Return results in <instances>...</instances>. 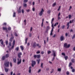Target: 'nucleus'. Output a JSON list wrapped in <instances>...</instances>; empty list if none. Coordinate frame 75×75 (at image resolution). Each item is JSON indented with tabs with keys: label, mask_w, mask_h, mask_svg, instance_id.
<instances>
[{
	"label": "nucleus",
	"mask_w": 75,
	"mask_h": 75,
	"mask_svg": "<svg viewBox=\"0 0 75 75\" xmlns=\"http://www.w3.org/2000/svg\"><path fill=\"white\" fill-rule=\"evenodd\" d=\"M21 55H22V52H20L18 53V57L19 58H21Z\"/></svg>",
	"instance_id": "nucleus-10"
},
{
	"label": "nucleus",
	"mask_w": 75,
	"mask_h": 75,
	"mask_svg": "<svg viewBox=\"0 0 75 75\" xmlns=\"http://www.w3.org/2000/svg\"><path fill=\"white\" fill-rule=\"evenodd\" d=\"M64 58L65 60H67L68 59V57L67 56L64 57Z\"/></svg>",
	"instance_id": "nucleus-35"
},
{
	"label": "nucleus",
	"mask_w": 75,
	"mask_h": 75,
	"mask_svg": "<svg viewBox=\"0 0 75 75\" xmlns=\"http://www.w3.org/2000/svg\"><path fill=\"white\" fill-rule=\"evenodd\" d=\"M28 1V0H24V3H26Z\"/></svg>",
	"instance_id": "nucleus-44"
},
{
	"label": "nucleus",
	"mask_w": 75,
	"mask_h": 75,
	"mask_svg": "<svg viewBox=\"0 0 75 75\" xmlns=\"http://www.w3.org/2000/svg\"><path fill=\"white\" fill-rule=\"evenodd\" d=\"M22 13H24V10L23 9H22Z\"/></svg>",
	"instance_id": "nucleus-60"
},
{
	"label": "nucleus",
	"mask_w": 75,
	"mask_h": 75,
	"mask_svg": "<svg viewBox=\"0 0 75 75\" xmlns=\"http://www.w3.org/2000/svg\"><path fill=\"white\" fill-rule=\"evenodd\" d=\"M32 10L33 11H35V8H32Z\"/></svg>",
	"instance_id": "nucleus-48"
},
{
	"label": "nucleus",
	"mask_w": 75,
	"mask_h": 75,
	"mask_svg": "<svg viewBox=\"0 0 75 75\" xmlns=\"http://www.w3.org/2000/svg\"><path fill=\"white\" fill-rule=\"evenodd\" d=\"M23 5L24 7H27V4H23Z\"/></svg>",
	"instance_id": "nucleus-20"
},
{
	"label": "nucleus",
	"mask_w": 75,
	"mask_h": 75,
	"mask_svg": "<svg viewBox=\"0 0 75 75\" xmlns=\"http://www.w3.org/2000/svg\"><path fill=\"white\" fill-rule=\"evenodd\" d=\"M50 53H51V51H49L48 52V54H50Z\"/></svg>",
	"instance_id": "nucleus-52"
},
{
	"label": "nucleus",
	"mask_w": 75,
	"mask_h": 75,
	"mask_svg": "<svg viewBox=\"0 0 75 75\" xmlns=\"http://www.w3.org/2000/svg\"><path fill=\"white\" fill-rule=\"evenodd\" d=\"M68 33H66L65 34V36H66V37H67V36H68Z\"/></svg>",
	"instance_id": "nucleus-56"
},
{
	"label": "nucleus",
	"mask_w": 75,
	"mask_h": 75,
	"mask_svg": "<svg viewBox=\"0 0 75 75\" xmlns=\"http://www.w3.org/2000/svg\"><path fill=\"white\" fill-rule=\"evenodd\" d=\"M66 74L67 75H69V71H67Z\"/></svg>",
	"instance_id": "nucleus-54"
},
{
	"label": "nucleus",
	"mask_w": 75,
	"mask_h": 75,
	"mask_svg": "<svg viewBox=\"0 0 75 75\" xmlns=\"http://www.w3.org/2000/svg\"><path fill=\"white\" fill-rule=\"evenodd\" d=\"M30 9H28L27 10H26V11H27V12H29V11H30Z\"/></svg>",
	"instance_id": "nucleus-59"
},
{
	"label": "nucleus",
	"mask_w": 75,
	"mask_h": 75,
	"mask_svg": "<svg viewBox=\"0 0 75 75\" xmlns=\"http://www.w3.org/2000/svg\"><path fill=\"white\" fill-rule=\"evenodd\" d=\"M5 71L6 72H7L8 71V69H7L6 68H5Z\"/></svg>",
	"instance_id": "nucleus-16"
},
{
	"label": "nucleus",
	"mask_w": 75,
	"mask_h": 75,
	"mask_svg": "<svg viewBox=\"0 0 75 75\" xmlns=\"http://www.w3.org/2000/svg\"><path fill=\"white\" fill-rule=\"evenodd\" d=\"M49 69H50L49 68V67L47 68L46 69V71H48V70H49Z\"/></svg>",
	"instance_id": "nucleus-53"
},
{
	"label": "nucleus",
	"mask_w": 75,
	"mask_h": 75,
	"mask_svg": "<svg viewBox=\"0 0 75 75\" xmlns=\"http://www.w3.org/2000/svg\"><path fill=\"white\" fill-rule=\"evenodd\" d=\"M3 29L4 30H7V27H3Z\"/></svg>",
	"instance_id": "nucleus-22"
},
{
	"label": "nucleus",
	"mask_w": 75,
	"mask_h": 75,
	"mask_svg": "<svg viewBox=\"0 0 75 75\" xmlns=\"http://www.w3.org/2000/svg\"><path fill=\"white\" fill-rule=\"evenodd\" d=\"M30 43L28 42L27 43V45L28 47H29V46H30Z\"/></svg>",
	"instance_id": "nucleus-45"
},
{
	"label": "nucleus",
	"mask_w": 75,
	"mask_h": 75,
	"mask_svg": "<svg viewBox=\"0 0 75 75\" xmlns=\"http://www.w3.org/2000/svg\"><path fill=\"white\" fill-rule=\"evenodd\" d=\"M46 41H45V40H44V44H46Z\"/></svg>",
	"instance_id": "nucleus-57"
},
{
	"label": "nucleus",
	"mask_w": 75,
	"mask_h": 75,
	"mask_svg": "<svg viewBox=\"0 0 75 75\" xmlns=\"http://www.w3.org/2000/svg\"><path fill=\"white\" fill-rule=\"evenodd\" d=\"M32 45H33L34 48H35L37 45H36V42H34L33 44H31Z\"/></svg>",
	"instance_id": "nucleus-8"
},
{
	"label": "nucleus",
	"mask_w": 75,
	"mask_h": 75,
	"mask_svg": "<svg viewBox=\"0 0 75 75\" xmlns=\"http://www.w3.org/2000/svg\"><path fill=\"white\" fill-rule=\"evenodd\" d=\"M71 17H72V16H71V15H69V18H71Z\"/></svg>",
	"instance_id": "nucleus-39"
},
{
	"label": "nucleus",
	"mask_w": 75,
	"mask_h": 75,
	"mask_svg": "<svg viewBox=\"0 0 75 75\" xmlns=\"http://www.w3.org/2000/svg\"><path fill=\"white\" fill-rule=\"evenodd\" d=\"M58 23L57 22L56 23H55L54 25V27H56V26H57V25H58Z\"/></svg>",
	"instance_id": "nucleus-17"
},
{
	"label": "nucleus",
	"mask_w": 75,
	"mask_h": 75,
	"mask_svg": "<svg viewBox=\"0 0 75 75\" xmlns=\"http://www.w3.org/2000/svg\"><path fill=\"white\" fill-rule=\"evenodd\" d=\"M69 22H68L67 23V26H69Z\"/></svg>",
	"instance_id": "nucleus-50"
},
{
	"label": "nucleus",
	"mask_w": 75,
	"mask_h": 75,
	"mask_svg": "<svg viewBox=\"0 0 75 75\" xmlns=\"http://www.w3.org/2000/svg\"><path fill=\"white\" fill-rule=\"evenodd\" d=\"M37 54H40V51H38L36 52Z\"/></svg>",
	"instance_id": "nucleus-51"
},
{
	"label": "nucleus",
	"mask_w": 75,
	"mask_h": 75,
	"mask_svg": "<svg viewBox=\"0 0 75 75\" xmlns=\"http://www.w3.org/2000/svg\"><path fill=\"white\" fill-rule=\"evenodd\" d=\"M44 53V52L42 51L41 52V53L42 54H43Z\"/></svg>",
	"instance_id": "nucleus-63"
},
{
	"label": "nucleus",
	"mask_w": 75,
	"mask_h": 75,
	"mask_svg": "<svg viewBox=\"0 0 75 75\" xmlns=\"http://www.w3.org/2000/svg\"><path fill=\"white\" fill-rule=\"evenodd\" d=\"M73 50L74 51H75V47H74V48H73Z\"/></svg>",
	"instance_id": "nucleus-64"
},
{
	"label": "nucleus",
	"mask_w": 75,
	"mask_h": 75,
	"mask_svg": "<svg viewBox=\"0 0 75 75\" xmlns=\"http://www.w3.org/2000/svg\"><path fill=\"white\" fill-rule=\"evenodd\" d=\"M13 61L14 62H15V63H16V62L17 61L16 59H13Z\"/></svg>",
	"instance_id": "nucleus-19"
},
{
	"label": "nucleus",
	"mask_w": 75,
	"mask_h": 75,
	"mask_svg": "<svg viewBox=\"0 0 75 75\" xmlns=\"http://www.w3.org/2000/svg\"><path fill=\"white\" fill-rule=\"evenodd\" d=\"M54 59H55V57H53V58L52 59V61H54Z\"/></svg>",
	"instance_id": "nucleus-55"
},
{
	"label": "nucleus",
	"mask_w": 75,
	"mask_h": 75,
	"mask_svg": "<svg viewBox=\"0 0 75 75\" xmlns=\"http://www.w3.org/2000/svg\"><path fill=\"white\" fill-rule=\"evenodd\" d=\"M40 66L41 68H43V67H42L43 66V63H41Z\"/></svg>",
	"instance_id": "nucleus-38"
},
{
	"label": "nucleus",
	"mask_w": 75,
	"mask_h": 75,
	"mask_svg": "<svg viewBox=\"0 0 75 75\" xmlns=\"http://www.w3.org/2000/svg\"><path fill=\"white\" fill-rule=\"evenodd\" d=\"M35 61H32V66L34 67V65H35Z\"/></svg>",
	"instance_id": "nucleus-9"
},
{
	"label": "nucleus",
	"mask_w": 75,
	"mask_h": 75,
	"mask_svg": "<svg viewBox=\"0 0 75 75\" xmlns=\"http://www.w3.org/2000/svg\"><path fill=\"white\" fill-rule=\"evenodd\" d=\"M37 61L38 62V64H40V59L37 60Z\"/></svg>",
	"instance_id": "nucleus-25"
},
{
	"label": "nucleus",
	"mask_w": 75,
	"mask_h": 75,
	"mask_svg": "<svg viewBox=\"0 0 75 75\" xmlns=\"http://www.w3.org/2000/svg\"><path fill=\"white\" fill-rule=\"evenodd\" d=\"M62 55H63V56H65V53H62Z\"/></svg>",
	"instance_id": "nucleus-40"
},
{
	"label": "nucleus",
	"mask_w": 75,
	"mask_h": 75,
	"mask_svg": "<svg viewBox=\"0 0 75 75\" xmlns=\"http://www.w3.org/2000/svg\"><path fill=\"white\" fill-rule=\"evenodd\" d=\"M49 29H50V27L49 26H47V28H46V30L47 31H48V30H49Z\"/></svg>",
	"instance_id": "nucleus-33"
},
{
	"label": "nucleus",
	"mask_w": 75,
	"mask_h": 75,
	"mask_svg": "<svg viewBox=\"0 0 75 75\" xmlns=\"http://www.w3.org/2000/svg\"><path fill=\"white\" fill-rule=\"evenodd\" d=\"M71 65H72V63L70 62L69 64V67H71Z\"/></svg>",
	"instance_id": "nucleus-42"
},
{
	"label": "nucleus",
	"mask_w": 75,
	"mask_h": 75,
	"mask_svg": "<svg viewBox=\"0 0 75 75\" xmlns=\"http://www.w3.org/2000/svg\"><path fill=\"white\" fill-rule=\"evenodd\" d=\"M65 40V37L64 36H62L60 37V41H64V40Z\"/></svg>",
	"instance_id": "nucleus-6"
},
{
	"label": "nucleus",
	"mask_w": 75,
	"mask_h": 75,
	"mask_svg": "<svg viewBox=\"0 0 75 75\" xmlns=\"http://www.w3.org/2000/svg\"><path fill=\"white\" fill-rule=\"evenodd\" d=\"M54 18H52V19L51 21V24H52V30L51 31V32H53V30H54V24L53 23V21H54Z\"/></svg>",
	"instance_id": "nucleus-1"
},
{
	"label": "nucleus",
	"mask_w": 75,
	"mask_h": 75,
	"mask_svg": "<svg viewBox=\"0 0 75 75\" xmlns=\"http://www.w3.org/2000/svg\"><path fill=\"white\" fill-rule=\"evenodd\" d=\"M9 57V54H6V55L5 58H8Z\"/></svg>",
	"instance_id": "nucleus-15"
},
{
	"label": "nucleus",
	"mask_w": 75,
	"mask_h": 75,
	"mask_svg": "<svg viewBox=\"0 0 75 75\" xmlns=\"http://www.w3.org/2000/svg\"><path fill=\"white\" fill-rule=\"evenodd\" d=\"M17 64L18 65H19V64H20L21 63V59H20L18 58L17 60Z\"/></svg>",
	"instance_id": "nucleus-4"
},
{
	"label": "nucleus",
	"mask_w": 75,
	"mask_h": 75,
	"mask_svg": "<svg viewBox=\"0 0 75 75\" xmlns=\"http://www.w3.org/2000/svg\"><path fill=\"white\" fill-rule=\"evenodd\" d=\"M57 71L59 72H61V68L58 69H57Z\"/></svg>",
	"instance_id": "nucleus-23"
},
{
	"label": "nucleus",
	"mask_w": 75,
	"mask_h": 75,
	"mask_svg": "<svg viewBox=\"0 0 75 75\" xmlns=\"http://www.w3.org/2000/svg\"><path fill=\"white\" fill-rule=\"evenodd\" d=\"M50 13H51V11L50 10H49L47 11V13H48V14H50Z\"/></svg>",
	"instance_id": "nucleus-43"
},
{
	"label": "nucleus",
	"mask_w": 75,
	"mask_h": 75,
	"mask_svg": "<svg viewBox=\"0 0 75 75\" xmlns=\"http://www.w3.org/2000/svg\"><path fill=\"white\" fill-rule=\"evenodd\" d=\"M15 50H16L17 51H18V50H19V47H17L15 49Z\"/></svg>",
	"instance_id": "nucleus-21"
},
{
	"label": "nucleus",
	"mask_w": 75,
	"mask_h": 75,
	"mask_svg": "<svg viewBox=\"0 0 75 75\" xmlns=\"http://www.w3.org/2000/svg\"><path fill=\"white\" fill-rule=\"evenodd\" d=\"M71 45L70 44H69L68 45H67V48H69L70 47V46Z\"/></svg>",
	"instance_id": "nucleus-31"
},
{
	"label": "nucleus",
	"mask_w": 75,
	"mask_h": 75,
	"mask_svg": "<svg viewBox=\"0 0 75 75\" xmlns=\"http://www.w3.org/2000/svg\"><path fill=\"white\" fill-rule=\"evenodd\" d=\"M21 50L22 51H23V50H24V47H23V46H21L20 47Z\"/></svg>",
	"instance_id": "nucleus-13"
},
{
	"label": "nucleus",
	"mask_w": 75,
	"mask_h": 75,
	"mask_svg": "<svg viewBox=\"0 0 75 75\" xmlns=\"http://www.w3.org/2000/svg\"><path fill=\"white\" fill-rule=\"evenodd\" d=\"M43 23H44L42 22V24L41 25V26L42 27H43Z\"/></svg>",
	"instance_id": "nucleus-61"
},
{
	"label": "nucleus",
	"mask_w": 75,
	"mask_h": 75,
	"mask_svg": "<svg viewBox=\"0 0 75 75\" xmlns=\"http://www.w3.org/2000/svg\"><path fill=\"white\" fill-rule=\"evenodd\" d=\"M34 57L35 58H40L41 57V55L40 54L38 55H34Z\"/></svg>",
	"instance_id": "nucleus-5"
},
{
	"label": "nucleus",
	"mask_w": 75,
	"mask_h": 75,
	"mask_svg": "<svg viewBox=\"0 0 75 75\" xmlns=\"http://www.w3.org/2000/svg\"><path fill=\"white\" fill-rule=\"evenodd\" d=\"M14 35H15V36H16V37H17V36H18V35L17 34V33H14Z\"/></svg>",
	"instance_id": "nucleus-26"
},
{
	"label": "nucleus",
	"mask_w": 75,
	"mask_h": 75,
	"mask_svg": "<svg viewBox=\"0 0 75 75\" xmlns=\"http://www.w3.org/2000/svg\"><path fill=\"white\" fill-rule=\"evenodd\" d=\"M12 41H13V38H11L10 39V41L11 42H12Z\"/></svg>",
	"instance_id": "nucleus-36"
},
{
	"label": "nucleus",
	"mask_w": 75,
	"mask_h": 75,
	"mask_svg": "<svg viewBox=\"0 0 75 75\" xmlns=\"http://www.w3.org/2000/svg\"><path fill=\"white\" fill-rule=\"evenodd\" d=\"M71 61L72 62H75V59H71Z\"/></svg>",
	"instance_id": "nucleus-32"
},
{
	"label": "nucleus",
	"mask_w": 75,
	"mask_h": 75,
	"mask_svg": "<svg viewBox=\"0 0 75 75\" xmlns=\"http://www.w3.org/2000/svg\"><path fill=\"white\" fill-rule=\"evenodd\" d=\"M74 38H75V34L73 35L72 37V39H74Z\"/></svg>",
	"instance_id": "nucleus-29"
},
{
	"label": "nucleus",
	"mask_w": 75,
	"mask_h": 75,
	"mask_svg": "<svg viewBox=\"0 0 75 75\" xmlns=\"http://www.w3.org/2000/svg\"><path fill=\"white\" fill-rule=\"evenodd\" d=\"M62 29H64V28H65V25H63L62 26Z\"/></svg>",
	"instance_id": "nucleus-41"
},
{
	"label": "nucleus",
	"mask_w": 75,
	"mask_h": 75,
	"mask_svg": "<svg viewBox=\"0 0 75 75\" xmlns=\"http://www.w3.org/2000/svg\"><path fill=\"white\" fill-rule=\"evenodd\" d=\"M52 52L53 53L54 57H55L56 56V54H56V52H55V51L54 50H53Z\"/></svg>",
	"instance_id": "nucleus-11"
},
{
	"label": "nucleus",
	"mask_w": 75,
	"mask_h": 75,
	"mask_svg": "<svg viewBox=\"0 0 75 75\" xmlns=\"http://www.w3.org/2000/svg\"><path fill=\"white\" fill-rule=\"evenodd\" d=\"M8 30H11V28L10 27H8Z\"/></svg>",
	"instance_id": "nucleus-27"
},
{
	"label": "nucleus",
	"mask_w": 75,
	"mask_h": 75,
	"mask_svg": "<svg viewBox=\"0 0 75 75\" xmlns=\"http://www.w3.org/2000/svg\"><path fill=\"white\" fill-rule=\"evenodd\" d=\"M5 58H6V57L4 56H3L2 58V60H4V59H5Z\"/></svg>",
	"instance_id": "nucleus-24"
},
{
	"label": "nucleus",
	"mask_w": 75,
	"mask_h": 75,
	"mask_svg": "<svg viewBox=\"0 0 75 75\" xmlns=\"http://www.w3.org/2000/svg\"><path fill=\"white\" fill-rule=\"evenodd\" d=\"M61 6H59V8L58 9V11H59V10H60V8H61Z\"/></svg>",
	"instance_id": "nucleus-37"
},
{
	"label": "nucleus",
	"mask_w": 75,
	"mask_h": 75,
	"mask_svg": "<svg viewBox=\"0 0 75 75\" xmlns=\"http://www.w3.org/2000/svg\"><path fill=\"white\" fill-rule=\"evenodd\" d=\"M10 67H12V63L11 62H10Z\"/></svg>",
	"instance_id": "nucleus-49"
},
{
	"label": "nucleus",
	"mask_w": 75,
	"mask_h": 75,
	"mask_svg": "<svg viewBox=\"0 0 75 75\" xmlns=\"http://www.w3.org/2000/svg\"><path fill=\"white\" fill-rule=\"evenodd\" d=\"M64 47L67 48V43H66L64 44Z\"/></svg>",
	"instance_id": "nucleus-14"
},
{
	"label": "nucleus",
	"mask_w": 75,
	"mask_h": 75,
	"mask_svg": "<svg viewBox=\"0 0 75 75\" xmlns=\"http://www.w3.org/2000/svg\"><path fill=\"white\" fill-rule=\"evenodd\" d=\"M41 71V69H40L38 71V73H40Z\"/></svg>",
	"instance_id": "nucleus-30"
},
{
	"label": "nucleus",
	"mask_w": 75,
	"mask_h": 75,
	"mask_svg": "<svg viewBox=\"0 0 75 75\" xmlns=\"http://www.w3.org/2000/svg\"><path fill=\"white\" fill-rule=\"evenodd\" d=\"M28 40V38H26V40H25V44H26L27 43V40Z\"/></svg>",
	"instance_id": "nucleus-28"
},
{
	"label": "nucleus",
	"mask_w": 75,
	"mask_h": 75,
	"mask_svg": "<svg viewBox=\"0 0 75 75\" xmlns=\"http://www.w3.org/2000/svg\"><path fill=\"white\" fill-rule=\"evenodd\" d=\"M72 72H75V69H72Z\"/></svg>",
	"instance_id": "nucleus-46"
},
{
	"label": "nucleus",
	"mask_w": 75,
	"mask_h": 75,
	"mask_svg": "<svg viewBox=\"0 0 75 75\" xmlns=\"http://www.w3.org/2000/svg\"><path fill=\"white\" fill-rule=\"evenodd\" d=\"M6 45L8 44V41H6Z\"/></svg>",
	"instance_id": "nucleus-62"
},
{
	"label": "nucleus",
	"mask_w": 75,
	"mask_h": 75,
	"mask_svg": "<svg viewBox=\"0 0 75 75\" xmlns=\"http://www.w3.org/2000/svg\"><path fill=\"white\" fill-rule=\"evenodd\" d=\"M13 17H16V12H14Z\"/></svg>",
	"instance_id": "nucleus-34"
},
{
	"label": "nucleus",
	"mask_w": 75,
	"mask_h": 75,
	"mask_svg": "<svg viewBox=\"0 0 75 75\" xmlns=\"http://www.w3.org/2000/svg\"><path fill=\"white\" fill-rule=\"evenodd\" d=\"M9 64L10 62L8 61H6L4 63V65L6 67H9Z\"/></svg>",
	"instance_id": "nucleus-2"
},
{
	"label": "nucleus",
	"mask_w": 75,
	"mask_h": 75,
	"mask_svg": "<svg viewBox=\"0 0 75 75\" xmlns=\"http://www.w3.org/2000/svg\"><path fill=\"white\" fill-rule=\"evenodd\" d=\"M44 11V9L42 8L40 12L39 13V15L40 16H42V14H43V12Z\"/></svg>",
	"instance_id": "nucleus-3"
},
{
	"label": "nucleus",
	"mask_w": 75,
	"mask_h": 75,
	"mask_svg": "<svg viewBox=\"0 0 75 75\" xmlns=\"http://www.w3.org/2000/svg\"><path fill=\"white\" fill-rule=\"evenodd\" d=\"M31 69H29V73H31Z\"/></svg>",
	"instance_id": "nucleus-58"
},
{
	"label": "nucleus",
	"mask_w": 75,
	"mask_h": 75,
	"mask_svg": "<svg viewBox=\"0 0 75 75\" xmlns=\"http://www.w3.org/2000/svg\"><path fill=\"white\" fill-rule=\"evenodd\" d=\"M21 6H20L19 8V10L18 11V12L19 13H21Z\"/></svg>",
	"instance_id": "nucleus-12"
},
{
	"label": "nucleus",
	"mask_w": 75,
	"mask_h": 75,
	"mask_svg": "<svg viewBox=\"0 0 75 75\" xmlns=\"http://www.w3.org/2000/svg\"><path fill=\"white\" fill-rule=\"evenodd\" d=\"M57 4H56V2H54V3H53L52 5L53 7H54Z\"/></svg>",
	"instance_id": "nucleus-18"
},
{
	"label": "nucleus",
	"mask_w": 75,
	"mask_h": 75,
	"mask_svg": "<svg viewBox=\"0 0 75 75\" xmlns=\"http://www.w3.org/2000/svg\"><path fill=\"white\" fill-rule=\"evenodd\" d=\"M14 45H15V40L13 41L12 46L11 48L12 49H13L14 48Z\"/></svg>",
	"instance_id": "nucleus-7"
},
{
	"label": "nucleus",
	"mask_w": 75,
	"mask_h": 75,
	"mask_svg": "<svg viewBox=\"0 0 75 75\" xmlns=\"http://www.w3.org/2000/svg\"><path fill=\"white\" fill-rule=\"evenodd\" d=\"M1 44H2V45H3V44H4V42L3 41H2V42H1Z\"/></svg>",
	"instance_id": "nucleus-47"
}]
</instances>
